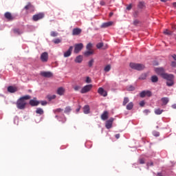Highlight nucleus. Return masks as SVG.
I'll list each match as a JSON object with an SVG mask.
<instances>
[{
  "label": "nucleus",
  "mask_w": 176,
  "mask_h": 176,
  "mask_svg": "<svg viewBox=\"0 0 176 176\" xmlns=\"http://www.w3.org/2000/svg\"><path fill=\"white\" fill-rule=\"evenodd\" d=\"M164 34H165V35H171L173 34L172 32L169 31L168 30H166L164 32Z\"/></svg>",
  "instance_id": "45"
},
{
  "label": "nucleus",
  "mask_w": 176,
  "mask_h": 176,
  "mask_svg": "<svg viewBox=\"0 0 176 176\" xmlns=\"http://www.w3.org/2000/svg\"><path fill=\"white\" fill-rule=\"evenodd\" d=\"M158 80H159V78H157V76H151V82H153V83H156L157 82H158Z\"/></svg>",
  "instance_id": "29"
},
{
  "label": "nucleus",
  "mask_w": 176,
  "mask_h": 176,
  "mask_svg": "<svg viewBox=\"0 0 176 176\" xmlns=\"http://www.w3.org/2000/svg\"><path fill=\"white\" fill-rule=\"evenodd\" d=\"M82 49H83V43H80L76 44L74 45V53H75L76 54H78V53H79V52H80Z\"/></svg>",
  "instance_id": "5"
},
{
  "label": "nucleus",
  "mask_w": 176,
  "mask_h": 176,
  "mask_svg": "<svg viewBox=\"0 0 176 176\" xmlns=\"http://www.w3.org/2000/svg\"><path fill=\"white\" fill-rule=\"evenodd\" d=\"M43 17H45V14H43V12H40L38 14H34L32 16V20L33 21H38L39 20H42Z\"/></svg>",
  "instance_id": "4"
},
{
  "label": "nucleus",
  "mask_w": 176,
  "mask_h": 176,
  "mask_svg": "<svg viewBox=\"0 0 176 176\" xmlns=\"http://www.w3.org/2000/svg\"><path fill=\"white\" fill-rule=\"evenodd\" d=\"M104 71L105 72H109L111 71V65H107L104 68Z\"/></svg>",
  "instance_id": "35"
},
{
  "label": "nucleus",
  "mask_w": 176,
  "mask_h": 176,
  "mask_svg": "<svg viewBox=\"0 0 176 176\" xmlns=\"http://www.w3.org/2000/svg\"><path fill=\"white\" fill-rule=\"evenodd\" d=\"M47 100H49V101H52V100H54L56 98V95H52V96H47Z\"/></svg>",
  "instance_id": "37"
},
{
  "label": "nucleus",
  "mask_w": 176,
  "mask_h": 176,
  "mask_svg": "<svg viewBox=\"0 0 176 176\" xmlns=\"http://www.w3.org/2000/svg\"><path fill=\"white\" fill-rule=\"evenodd\" d=\"M72 50H74V47L73 46H70L69 48L68 49V50H67L63 56L64 57L67 58V57H69V56H71V54H72Z\"/></svg>",
  "instance_id": "11"
},
{
  "label": "nucleus",
  "mask_w": 176,
  "mask_h": 176,
  "mask_svg": "<svg viewBox=\"0 0 176 176\" xmlns=\"http://www.w3.org/2000/svg\"><path fill=\"white\" fill-rule=\"evenodd\" d=\"M72 111L70 107H67L65 109V113H69V112Z\"/></svg>",
  "instance_id": "41"
},
{
  "label": "nucleus",
  "mask_w": 176,
  "mask_h": 176,
  "mask_svg": "<svg viewBox=\"0 0 176 176\" xmlns=\"http://www.w3.org/2000/svg\"><path fill=\"white\" fill-rule=\"evenodd\" d=\"M13 32L16 34V35H21V34H23V32L20 30V29H14Z\"/></svg>",
  "instance_id": "30"
},
{
  "label": "nucleus",
  "mask_w": 176,
  "mask_h": 176,
  "mask_svg": "<svg viewBox=\"0 0 176 176\" xmlns=\"http://www.w3.org/2000/svg\"><path fill=\"white\" fill-rule=\"evenodd\" d=\"M171 67H176V62L175 61H173L171 63Z\"/></svg>",
  "instance_id": "53"
},
{
  "label": "nucleus",
  "mask_w": 176,
  "mask_h": 176,
  "mask_svg": "<svg viewBox=\"0 0 176 176\" xmlns=\"http://www.w3.org/2000/svg\"><path fill=\"white\" fill-rule=\"evenodd\" d=\"M113 16V12H110L109 13V17H112Z\"/></svg>",
  "instance_id": "60"
},
{
  "label": "nucleus",
  "mask_w": 176,
  "mask_h": 176,
  "mask_svg": "<svg viewBox=\"0 0 176 176\" xmlns=\"http://www.w3.org/2000/svg\"><path fill=\"white\" fill-rule=\"evenodd\" d=\"M56 93L57 94H58V96H64V93H65V89L63 87H60L58 88Z\"/></svg>",
  "instance_id": "15"
},
{
  "label": "nucleus",
  "mask_w": 176,
  "mask_h": 176,
  "mask_svg": "<svg viewBox=\"0 0 176 176\" xmlns=\"http://www.w3.org/2000/svg\"><path fill=\"white\" fill-rule=\"evenodd\" d=\"M134 107V103L133 102H130L127 105H126V109L128 111H131Z\"/></svg>",
  "instance_id": "26"
},
{
  "label": "nucleus",
  "mask_w": 176,
  "mask_h": 176,
  "mask_svg": "<svg viewBox=\"0 0 176 176\" xmlns=\"http://www.w3.org/2000/svg\"><path fill=\"white\" fill-rule=\"evenodd\" d=\"M140 164H145V159L140 158L138 160Z\"/></svg>",
  "instance_id": "43"
},
{
  "label": "nucleus",
  "mask_w": 176,
  "mask_h": 176,
  "mask_svg": "<svg viewBox=\"0 0 176 176\" xmlns=\"http://www.w3.org/2000/svg\"><path fill=\"white\" fill-rule=\"evenodd\" d=\"M98 93L100 94V96H102V97H107L108 96V92L102 89V87H99L98 89Z\"/></svg>",
  "instance_id": "8"
},
{
  "label": "nucleus",
  "mask_w": 176,
  "mask_h": 176,
  "mask_svg": "<svg viewBox=\"0 0 176 176\" xmlns=\"http://www.w3.org/2000/svg\"><path fill=\"white\" fill-rule=\"evenodd\" d=\"M161 101L162 102V105H166V104H168V102L170 101L168 100V98H161Z\"/></svg>",
  "instance_id": "25"
},
{
  "label": "nucleus",
  "mask_w": 176,
  "mask_h": 176,
  "mask_svg": "<svg viewBox=\"0 0 176 176\" xmlns=\"http://www.w3.org/2000/svg\"><path fill=\"white\" fill-rule=\"evenodd\" d=\"M86 83H91V78L90 77L87 76L85 80Z\"/></svg>",
  "instance_id": "46"
},
{
  "label": "nucleus",
  "mask_w": 176,
  "mask_h": 176,
  "mask_svg": "<svg viewBox=\"0 0 176 176\" xmlns=\"http://www.w3.org/2000/svg\"><path fill=\"white\" fill-rule=\"evenodd\" d=\"M172 108H173V109H176V104H173Z\"/></svg>",
  "instance_id": "59"
},
{
  "label": "nucleus",
  "mask_w": 176,
  "mask_h": 176,
  "mask_svg": "<svg viewBox=\"0 0 176 176\" xmlns=\"http://www.w3.org/2000/svg\"><path fill=\"white\" fill-rule=\"evenodd\" d=\"M30 104L32 107H38V104H41V102L38 100H30Z\"/></svg>",
  "instance_id": "20"
},
{
  "label": "nucleus",
  "mask_w": 176,
  "mask_h": 176,
  "mask_svg": "<svg viewBox=\"0 0 176 176\" xmlns=\"http://www.w3.org/2000/svg\"><path fill=\"white\" fill-rule=\"evenodd\" d=\"M92 47H93V44L91 43H89L87 45V46H86L87 50H94L92 49Z\"/></svg>",
  "instance_id": "33"
},
{
  "label": "nucleus",
  "mask_w": 176,
  "mask_h": 176,
  "mask_svg": "<svg viewBox=\"0 0 176 176\" xmlns=\"http://www.w3.org/2000/svg\"><path fill=\"white\" fill-rule=\"evenodd\" d=\"M145 7V3L142 1L139 2L138 5V8H139V9H144V8Z\"/></svg>",
  "instance_id": "31"
},
{
  "label": "nucleus",
  "mask_w": 176,
  "mask_h": 176,
  "mask_svg": "<svg viewBox=\"0 0 176 176\" xmlns=\"http://www.w3.org/2000/svg\"><path fill=\"white\" fill-rule=\"evenodd\" d=\"M109 113L108 111H104L103 113L101 115L102 120H107L109 118Z\"/></svg>",
  "instance_id": "21"
},
{
  "label": "nucleus",
  "mask_w": 176,
  "mask_h": 176,
  "mask_svg": "<svg viewBox=\"0 0 176 176\" xmlns=\"http://www.w3.org/2000/svg\"><path fill=\"white\" fill-rule=\"evenodd\" d=\"M74 89L75 90V91H78V90L80 89V87L76 85V86H75V87H74Z\"/></svg>",
  "instance_id": "50"
},
{
  "label": "nucleus",
  "mask_w": 176,
  "mask_h": 176,
  "mask_svg": "<svg viewBox=\"0 0 176 176\" xmlns=\"http://www.w3.org/2000/svg\"><path fill=\"white\" fill-rule=\"evenodd\" d=\"M40 104L43 106L47 105V102L46 100H42L40 102Z\"/></svg>",
  "instance_id": "48"
},
{
  "label": "nucleus",
  "mask_w": 176,
  "mask_h": 176,
  "mask_svg": "<svg viewBox=\"0 0 176 176\" xmlns=\"http://www.w3.org/2000/svg\"><path fill=\"white\" fill-rule=\"evenodd\" d=\"M129 66L132 69H135L136 71H142L145 68V65L141 63H131Z\"/></svg>",
  "instance_id": "2"
},
{
  "label": "nucleus",
  "mask_w": 176,
  "mask_h": 176,
  "mask_svg": "<svg viewBox=\"0 0 176 176\" xmlns=\"http://www.w3.org/2000/svg\"><path fill=\"white\" fill-rule=\"evenodd\" d=\"M83 61V56L81 55L78 56L75 59V63H80Z\"/></svg>",
  "instance_id": "24"
},
{
  "label": "nucleus",
  "mask_w": 176,
  "mask_h": 176,
  "mask_svg": "<svg viewBox=\"0 0 176 176\" xmlns=\"http://www.w3.org/2000/svg\"><path fill=\"white\" fill-rule=\"evenodd\" d=\"M103 46H104V43H98L96 45L97 49H101V47H102Z\"/></svg>",
  "instance_id": "42"
},
{
  "label": "nucleus",
  "mask_w": 176,
  "mask_h": 176,
  "mask_svg": "<svg viewBox=\"0 0 176 176\" xmlns=\"http://www.w3.org/2000/svg\"><path fill=\"white\" fill-rule=\"evenodd\" d=\"M149 166H153V162H150L147 163V166L149 167Z\"/></svg>",
  "instance_id": "55"
},
{
  "label": "nucleus",
  "mask_w": 176,
  "mask_h": 176,
  "mask_svg": "<svg viewBox=\"0 0 176 176\" xmlns=\"http://www.w3.org/2000/svg\"><path fill=\"white\" fill-rule=\"evenodd\" d=\"M93 63H94V60L91 59L89 62V67H93Z\"/></svg>",
  "instance_id": "49"
},
{
  "label": "nucleus",
  "mask_w": 176,
  "mask_h": 176,
  "mask_svg": "<svg viewBox=\"0 0 176 176\" xmlns=\"http://www.w3.org/2000/svg\"><path fill=\"white\" fill-rule=\"evenodd\" d=\"M41 76H43L44 78H52L53 77V73L51 72H41Z\"/></svg>",
  "instance_id": "9"
},
{
  "label": "nucleus",
  "mask_w": 176,
  "mask_h": 176,
  "mask_svg": "<svg viewBox=\"0 0 176 176\" xmlns=\"http://www.w3.org/2000/svg\"><path fill=\"white\" fill-rule=\"evenodd\" d=\"M133 17H134L135 19H137V17H138V16H140V12H138V11H135V12H133Z\"/></svg>",
  "instance_id": "39"
},
{
  "label": "nucleus",
  "mask_w": 176,
  "mask_h": 176,
  "mask_svg": "<svg viewBox=\"0 0 176 176\" xmlns=\"http://www.w3.org/2000/svg\"><path fill=\"white\" fill-rule=\"evenodd\" d=\"M63 109L59 108L54 110V113H60V112H63Z\"/></svg>",
  "instance_id": "44"
},
{
  "label": "nucleus",
  "mask_w": 176,
  "mask_h": 176,
  "mask_svg": "<svg viewBox=\"0 0 176 176\" xmlns=\"http://www.w3.org/2000/svg\"><path fill=\"white\" fill-rule=\"evenodd\" d=\"M83 112L85 114L90 113V107H89V105H85L83 107Z\"/></svg>",
  "instance_id": "23"
},
{
  "label": "nucleus",
  "mask_w": 176,
  "mask_h": 176,
  "mask_svg": "<svg viewBox=\"0 0 176 176\" xmlns=\"http://www.w3.org/2000/svg\"><path fill=\"white\" fill-rule=\"evenodd\" d=\"M4 17H6L7 20H8L9 21H12V20H14V17L12 16V13L9 12H7L5 13Z\"/></svg>",
  "instance_id": "14"
},
{
  "label": "nucleus",
  "mask_w": 176,
  "mask_h": 176,
  "mask_svg": "<svg viewBox=\"0 0 176 176\" xmlns=\"http://www.w3.org/2000/svg\"><path fill=\"white\" fill-rule=\"evenodd\" d=\"M140 107H144V105H145V102H144V100L141 101L140 102Z\"/></svg>",
  "instance_id": "54"
},
{
  "label": "nucleus",
  "mask_w": 176,
  "mask_h": 176,
  "mask_svg": "<svg viewBox=\"0 0 176 176\" xmlns=\"http://www.w3.org/2000/svg\"><path fill=\"white\" fill-rule=\"evenodd\" d=\"M94 54V50H87L84 52L85 57H90Z\"/></svg>",
  "instance_id": "17"
},
{
  "label": "nucleus",
  "mask_w": 176,
  "mask_h": 176,
  "mask_svg": "<svg viewBox=\"0 0 176 176\" xmlns=\"http://www.w3.org/2000/svg\"><path fill=\"white\" fill-rule=\"evenodd\" d=\"M41 60L43 63H47V60H49V54L47 52H43L41 54Z\"/></svg>",
  "instance_id": "7"
},
{
  "label": "nucleus",
  "mask_w": 176,
  "mask_h": 176,
  "mask_svg": "<svg viewBox=\"0 0 176 176\" xmlns=\"http://www.w3.org/2000/svg\"><path fill=\"white\" fill-rule=\"evenodd\" d=\"M115 137H116V138L117 139V140H119V138H120V134H116V135H115Z\"/></svg>",
  "instance_id": "56"
},
{
  "label": "nucleus",
  "mask_w": 176,
  "mask_h": 176,
  "mask_svg": "<svg viewBox=\"0 0 176 176\" xmlns=\"http://www.w3.org/2000/svg\"><path fill=\"white\" fill-rule=\"evenodd\" d=\"M112 24H113V22H112V21L104 23L101 25V28H107L108 27H111V25H112Z\"/></svg>",
  "instance_id": "18"
},
{
  "label": "nucleus",
  "mask_w": 176,
  "mask_h": 176,
  "mask_svg": "<svg viewBox=\"0 0 176 176\" xmlns=\"http://www.w3.org/2000/svg\"><path fill=\"white\" fill-rule=\"evenodd\" d=\"M155 115H162V113H163V110L160 109H157L155 110Z\"/></svg>",
  "instance_id": "34"
},
{
  "label": "nucleus",
  "mask_w": 176,
  "mask_h": 176,
  "mask_svg": "<svg viewBox=\"0 0 176 176\" xmlns=\"http://www.w3.org/2000/svg\"><path fill=\"white\" fill-rule=\"evenodd\" d=\"M155 137H159V133H157L156 135H155Z\"/></svg>",
  "instance_id": "64"
},
{
  "label": "nucleus",
  "mask_w": 176,
  "mask_h": 176,
  "mask_svg": "<svg viewBox=\"0 0 176 176\" xmlns=\"http://www.w3.org/2000/svg\"><path fill=\"white\" fill-rule=\"evenodd\" d=\"M155 72L157 74V75H160L162 78H163V76L165 75L166 73H164V69L162 67H159L155 69Z\"/></svg>",
  "instance_id": "10"
},
{
  "label": "nucleus",
  "mask_w": 176,
  "mask_h": 176,
  "mask_svg": "<svg viewBox=\"0 0 176 176\" xmlns=\"http://www.w3.org/2000/svg\"><path fill=\"white\" fill-rule=\"evenodd\" d=\"M129 101H130V100L129 99V98L127 97H125L124 98V100H123V102H122V105L124 107H126V104L129 102Z\"/></svg>",
  "instance_id": "32"
},
{
  "label": "nucleus",
  "mask_w": 176,
  "mask_h": 176,
  "mask_svg": "<svg viewBox=\"0 0 176 176\" xmlns=\"http://www.w3.org/2000/svg\"><path fill=\"white\" fill-rule=\"evenodd\" d=\"M127 90L128 91H134V90H135V87H134V86L133 85H130L129 87H127Z\"/></svg>",
  "instance_id": "36"
},
{
  "label": "nucleus",
  "mask_w": 176,
  "mask_h": 176,
  "mask_svg": "<svg viewBox=\"0 0 176 176\" xmlns=\"http://www.w3.org/2000/svg\"><path fill=\"white\" fill-rule=\"evenodd\" d=\"M91 89H93V85H85L84 86L81 91H80V93L82 94H85L86 93H89V91H90V90H91Z\"/></svg>",
  "instance_id": "3"
},
{
  "label": "nucleus",
  "mask_w": 176,
  "mask_h": 176,
  "mask_svg": "<svg viewBox=\"0 0 176 176\" xmlns=\"http://www.w3.org/2000/svg\"><path fill=\"white\" fill-rule=\"evenodd\" d=\"M76 112H79L80 111V107H79V108L76 109Z\"/></svg>",
  "instance_id": "61"
},
{
  "label": "nucleus",
  "mask_w": 176,
  "mask_h": 176,
  "mask_svg": "<svg viewBox=\"0 0 176 176\" xmlns=\"http://www.w3.org/2000/svg\"><path fill=\"white\" fill-rule=\"evenodd\" d=\"M36 113H37L38 115H43V113H45V111L42 108H37L36 110Z\"/></svg>",
  "instance_id": "27"
},
{
  "label": "nucleus",
  "mask_w": 176,
  "mask_h": 176,
  "mask_svg": "<svg viewBox=\"0 0 176 176\" xmlns=\"http://www.w3.org/2000/svg\"><path fill=\"white\" fill-rule=\"evenodd\" d=\"M82 32V29L80 28H74L72 31V35H80Z\"/></svg>",
  "instance_id": "16"
},
{
  "label": "nucleus",
  "mask_w": 176,
  "mask_h": 176,
  "mask_svg": "<svg viewBox=\"0 0 176 176\" xmlns=\"http://www.w3.org/2000/svg\"><path fill=\"white\" fill-rule=\"evenodd\" d=\"M24 9L25 10H34V6L31 3H28L27 6H25Z\"/></svg>",
  "instance_id": "22"
},
{
  "label": "nucleus",
  "mask_w": 176,
  "mask_h": 176,
  "mask_svg": "<svg viewBox=\"0 0 176 176\" xmlns=\"http://www.w3.org/2000/svg\"><path fill=\"white\" fill-rule=\"evenodd\" d=\"M113 118H110L109 120H108L107 122H106V124H105V127L106 129H111L112 128V124L113 123Z\"/></svg>",
  "instance_id": "12"
},
{
  "label": "nucleus",
  "mask_w": 176,
  "mask_h": 176,
  "mask_svg": "<svg viewBox=\"0 0 176 176\" xmlns=\"http://www.w3.org/2000/svg\"><path fill=\"white\" fill-rule=\"evenodd\" d=\"M54 43H55L56 45L58 44V43H61V39L60 38H56L53 40Z\"/></svg>",
  "instance_id": "38"
},
{
  "label": "nucleus",
  "mask_w": 176,
  "mask_h": 176,
  "mask_svg": "<svg viewBox=\"0 0 176 176\" xmlns=\"http://www.w3.org/2000/svg\"><path fill=\"white\" fill-rule=\"evenodd\" d=\"M172 57L176 61V54L172 55Z\"/></svg>",
  "instance_id": "58"
},
{
  "label": "nucleus",
  "mask_w": 176,
  "mask_h": 176,
  "mask_svg": "<svg viewBox=\"0 0 176 176\" xmlns=\"http://www.w3.org/2000/svg\"><path fill=\"white\" fill-rule=\"evenodd\" d=\"M58 35V33L56 32H51L50 36L52 37H56Z\"/></svg>",
  "instance_id": "40"
},
{
  "label": "nucleus",
  "mask_w": 176,
  "mask_h": 176,
  "mask_svg": "<svg viewBox=\"0 0 176 176\" xmlns=\"http://www.w3.org/2000/svg\"><path fill=\"white\" fill-rule=\"evenodd\" d=\"M8 91L9 93H16L17 91V87L13 86H9L8 87Z\"/></svg>",
  "instance_id": "19"
},
{
  "label": "nucleus",
  "mask_w": 176,
  "mask_h": 176,
  "mask_svg": "<svg viewBox=\"0 0 176 176\" xmlns=\"http://www.w3.org/2000/svg\"><path fill=\"white\" fill-rule=\"evenodd\" d=\"M173 5L174 8H176V2H174V3H173Z\"/></svg>",
  "instance_id": "62"
},
{
  "label": "nucleus",
  "mask_w": 176,
  "mask_h": 176,
  "mask_svg": "<svg viewBox=\"0 0 176 176\" xmlns=\"http://www.w3.org/2000/svg\"><path fill=\"white\" fill-rule=\"evenodd\" d=\"M100 5H101V6H104V5H105V2L104 1H100Z\"/></svg>",
  "instance_id": "57"
},
{
  "label": "nucleus",
  "mask_w": 176,
  "mask_h": 176,
  "mask_svg": "<svg viewBox=\"0 0 176 176\" xmlns=\"http://www.w3.org/2000/svg\"><path fill=\"white\" fill-rule=\"evenodd\" d=\"M161 2H167V0H161Z\"/></svg>",
  "instance_id": "63"
},
{
  "label": "nucleus",
  "mask_w": 176,
  "mask_h": 176,
  "mask_svg": "<svg viewBox=\"0 0 176 176\" xmlns=\"http://www.w3.org/2000/svg\"><path fill=\"white\" fill-rule=\"evenodd\" d=\"M139 79H142V80L146 79V74L142 75V76L140 77Z\"/></svg>",
  "instance_id": "52"
},
{
  "label": "nucleus",
  "mask_w": 176,
  "mask_h": 176,
  "mask_svg": "<svg viewBox=\"0 0 176 176\" xmlns=\"http://www.w3.org/2000/svg\"><path fill=\"white\" fill-rule=\"evenodd\" d=\"M162 78H163V79H166L167 81H168V80H171L174 79V75L165 73L163 75Z\"/></svg>",
  "instance_id": "13"
},
{
  "label": "nucleus",
  "mask_w": 176,
  "mask_h": 176,
  "mask_svg": "<svg viewBox=\"0 0 176 176\" xmlns=\"http://www.w3.org/2000/svg\"><path fill=\"white\" fill-rule=\"evenodd\" d=\"M25 100H31V96L26 95L17 100L16 105L18 109H25V107L27 106V102H25Z\"/></svg>",
  "instance_id": "1"
},
{
  "label": "nucleus",
  "mask_w": 176,
  "mask_h": 176,
  "mask_svg": "<svg viewBox=\"0 0 176 176\" xmlns=\"http://www.w3.org/2000/svg\"><path fill=\"white\" fill-rule=\"evenodd\" d=\"M138 24H140V21L138 19H135L133 21V25H138Z\"/></svg>",
  "instance_id": "47"
},
{
  "label": "nucleus",
  "mask_w": 176,
  "mask_h": 176,
  "mask_svg": "<svg viewBox=\"0 0 176 176\" xmlns=\"http://www.w3.org/2000/svg\"><path fill=\"white\" fill-rule=\"evenodd\" d=\"M133 8V6L131 4L129 5L126 7V10H131V8Z\"/></svg>",
  "instance_id": "51"
},
{
  "label": "nucleus",
  "mask_w": 176,
  "mask_h": 176,
  "mask_svg": "<svg viewBox=\"0 0 176 176\" xmlns=\"http://www.w3.org/2000/svg\"><path fill=\"white\" fill-rule=\"evenodd\" d=\"M140 97L144 98L145 97H152V92L151 91H142L140 93Z\"/></svg>",
  "instance_id": "6"
},
{
  "label": "nucleus",
  "mask_w": 176,
  "mask_h": 176,
  "mask_svg": "<svg viewBox=\"0 0 176 176\" xmlns=\"http://www.w3.org/2000/svg\"><path fill=\"white\" fill-rule=\"evenodd\" d=\"M166 85L168 86V87H171V86H174V79L166 81Z\"/></svg>",
  "instance_id": "28"
}]
</instances>
